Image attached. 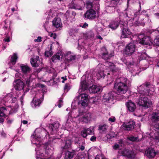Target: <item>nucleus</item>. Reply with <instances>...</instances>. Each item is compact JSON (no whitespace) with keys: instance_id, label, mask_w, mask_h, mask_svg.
Segmentation results:
<instances>
[{"instance_id":"4","label":"nucleus","mask_w":159,"mask_h":159,"mask_svg":"<svg viewBox=\"0 0 159 159\" xmlns=\"http://www.w3.org/2000/svg\"><path fill=\"white\" fill-rule=\"evenodd\" d=\"M120 24L121 31V37L122 38H127L131 33L128 27L127 23L126 22L121 21Z\"/></svg>"},{"instance_id":"38","label":"nucleus","mask_w":159,"mask_h":159,"mask_svg":"<svg viewBox=\"0 0 159 159\" xmlns=\"http://www.w3.org/2000/svg\"><path fill=\"white\" fill-rule=\"evenodd\" d=\"M138 56L139 57L140 60L146 59L147 57V55L145 53V51H144L142 53H139L138 54Z\"/></svg>"},{"instance_id":"55","label":"nucleus","mask_w":159,"mask_h":159,"mask_svg":"<svg viewBox=\"0 0 159 159\" xmlns=\"http://www.w3.org/2000/svg\"><path fill=\"white\" fill-rule=\"evenodd\" d=\"M88 26V24L86 23H84V24L83 25L81 26L82 27L84 28H86Z\"/></svg>"},{"instance_id":"57","label":"nucleus","mask_w":159,"mask_h":159,"mask_svg":"<svg viewBox=\"0 0 159 159\" xmlns=\"http://www.w3.org/2000/svg\"><path fill=\"white\" fill-rule=\"evenodd\" d=\"M25 94H23L21 96L20 98V102L22 104L23 103V99L24 97Z\"/></svg>"},{"instance_id":"15","label":"nucleus","mask_w":159,"mask_h":159,"mask_svg":"<svg viewBox=\"0 0 159 159\" xmlns=\"http://www.w3.org/2000/svg\"><path fill=\"white\" fill-rule=\"evenodd\" d=\"M41 99L39 98H38L37 100L34 99L32 101L31 106L33 107H35L37 106H39L41 104L42 101L43 100V93L41 94Z\"/></svg>"},{"instance_id":"42","label":"nucleus","mask_w":159,"mask_h":159,"mask_svg":"<svg viewBox=\"0 0 159 159\" xmlns=\"http://www.w3.org/2000/svg\"><path fill=\"white\" fill-rule=\"evenodd\" d=\"M71 145V143L70 141H68L66 142V143L65 144V145L64 146L65 148H69Z\"/></svg>"},{"instance_id":"5","label":"nucleus","mask_w":159,"mask_h":159,"mask_svg":"<svg viewBox=\"0 0 159 159\" xmlns=\"http://www.w3.org/2000/svg\"><path fill=\"white\" fill-rule=\"evenodd\" d=\"M136 46L134 43H130L126 46L124 52L126 55L130 56L134 52Z\"/></svg>"},{"instance_id":"21","label":"nucleus","mask_w":159,"mask_h":159,"mask_svg":"<svg viewBox=\"0 0 159 159\" xmlns=\"http://www.w3.org/2000/svg\"><path fill=\"white\" fill-rule=\"evenodd\" d=\"M85 16L86 18L89 19L94 18L95 17V12L93 9L90 10L85 14Z\"/></svg>"},{"instance_id":"31","label":"nucleus","mask_w":159,"mask_h":159,"mask_svg":"<svg viewBox=\"0 0 159 159\" xmlns=\"http://www.w3.org/2000/svg\"><path fill=\"white\" fill-rule=\"evenodd\" d=\"M61 56V53L60 52L57 53L55 55L53 56L52 58V60L53 62H56L58 60H60Z\"/></svg>"},{"instance_id":"16","label":"nucleus","mask_w":159,"mask_h":159,"mask_svg":"<svg viewBox=\"0 0 159 159\" xmlns=\"http://www.w3.org/2000/svg\"><path fill=\"white\" fill-rule=\"evenodd\" d=\"M89 86L88 84L85 80L82 81L81 83L80 88L79 89V92L80 93H82L84 90L87 89Z\"/></svg>"},{"instance_id":"28","label":"nucleus","mask_w":159,"mask_h":159,"mask_svg":"<svg viewBox=\"0 0 159 159\" xmlns=\"http://www.w3.org/2000/svg\"><path fill=\"white\" fill-rule=\"evenodd\" d=\"M124 146V144L122 140L119 141L118 143H115L113 146V148L115 150L120 149Z\"/></svg>"},{"instance_id":"13","label":"nucleus","mask_w":159,"mask_h":159,"mask_svg":"<svg viewBox=\"0 0 159 159\" xmlns=\"http://www.w3.org/2000/svg\"><path fill=\"white\" fill-rule=\"evenodd\" d=\"M13 85L16 90H21L24 88V84L22 81L18 79L14 81Z\"/></svg>"},{"instance_id":"51","label":"nucleus","mask_w":159,"mask_h":159,"mask_svg":"<svg viewBox=\"0 0 159 159\" xmlns=\"http://www.w3.org/2000/svg\"><path fill=\"white\" fill-rule=\"evenodd\" d=\"M63 101L62 100L60 99L59 100V102H58V106L59 108H60L62 105Z\"/></svg>"},{"instance_id":"25","label":"nucleus","mask_w":159,"mask_h":159,"mask_svg":"<svg viewBox=\"0 0 159 159\" xmlns=\"http://www.w3.org/2000/svg\"><path fill=\"white\" fill-rule=\"evenodd\" d=\"M100 90L99 87L95 85H93L89 89V91L91 93H96L99 92Z\"/></svg>"},{"instance_id":"26","label":"nucleus","mask_w":159,"mask_h":159,"mask_svg":"<svg viewBox=\"0 0 159 159\" xmlns=\"http://www.w3.org/2000/svg\"><path fill=\"white\" fill-rule=\"evenodd\" d=\"M119 24V22L117 21H113L110 23L108 27L112 30H115L118 27Z\"/></svg>"},{"instance_id":"59","label":"nucleus","mask_w":159,"mask_h":159,"mask_svg":"<svg viewBox=\"0 0 159 159\" xmlns=\"http://www.w3.org/2000/svg\"><path fill=\"white\" fill-rule=\"evenodd\" d=\"M4 40L5 42H9L10 41V37H7L6 38H5L4 39Z\"/></svg>"},{"instance_id":"9","label":"nucleus","mask_w":159,"mask_h":159,"mask_svg":"<svg viewBox=\"0 0 159 159\" xmlns=\"http://www.w3.org/2000/svg\"><path fill=\"white\" fill-rule=\"evenodd\" d=\"M135 122L133 121H130L128 123H124L121 128L125 130L131 131L134 128Z\"/></svg>"},{"instance_id":"56","label":"nucleus","mask_w":159,"mask_h":159,"mask_svg":"<svg viewBox=\"0 0 159 159\" xmlns=\"http://www.w3.org/2000/svg\"><path fill=\"white\" fill-rule=\"evenodd\" d=\"M41 37H39L38 38V39H36L34 40V41L35 42H40L41 41Z\"/></svg>"},{"instance_id":"44","label":"nucleus","mask_w":159,"mask_h":159,"mask_svg":"<svg viewBox=\"0 0 159 159\" xmlns=\"http://www.w3.org/2000/svg\"><path fill=\"white\" fill-rule=\"evenodd\" d=\"M86 132L87 134H91L93 132V130L90 128L87 129H85Z\"/></svg>"},{"instance_id":"8","label":"nucleus","mask_w":159,"mask_h":159,"mask_svg":"<svg viewBox=\"0 0 159 159\" xmlns=\"http://www.w3.org/2000/svg\"><path fill=\"white\" fill-rule=\"evenodd\" d=\"M121 153L123 156H121V157H123V156H125L127 157L128 159H134L135 157L134 152L132 150L128 149H124L122 151Z\"/></svg>"},{"instance_id":"48","label":"nucleus","mask_w":159,"mask_h":159,"mask_svg":"<svg viewBox=\"0 0 159 159\" xmlns=\"http://www.w3.org/2000/svg\"><path fill=\"white\" fill-rule=\"evenodd\" d=\"M76 31V30L74 29H71L70 30L69 34L70 35H72L73 34H74Z\"/></svg>"},{"instance_id":"10","label":"nucleus","mask_w":159,"mask_h":159,"mask_svg":"<svg viewBox=\"0 0 159 159\" xmlns=\"http://www.w3.org/2000/svg\"><path fill=\"white\" fill-rule=\"evenodd\" d=\"M91 119V114L90 113H87L83 114L79 119L80 122L87 123L90 121Z\"/></svg>"},{"instance_id":"60","label":"nucleus","mask_w":159,"mask_h":159,"mask_svg":"<svg viewBox=\"0 0 159 159\" xmlns=\"http://www.w3.org/2000/svg\"><path fill=\"white\" fill-rule=\"evenodd\" d=\"M154 15L156 18L159 19V13H155Z\"/></svg>"},{"instance_id":"34","label":"nucleus","mask_w":159,"mask_h":159,"mask_svg":"<svg viewBox=\"0 0 159 159\" xmlns=\"http://www.w3.org/2000/svg\"><path fill=\"white\" fill-rule=\"evenodd\" d=\"M104 76L105 75L103 72L101 70H99L96 74V77L98 80L103 79Z\"/></svg>"},{"instance_id":"2","label":"nucleus","mask_w":159,"mask_h":159,"mask_svg":"<svg viewBox=\"0 0 159 159\" xmlns=\"http://www.w3.org/2000/svg\"><path fill=\"white\" fill-rule=\"evenodd\" d=\"M129 84V81L124 77L117 79L114 84V90L118 94L125 93Z\"/></svg>"},{"instance_id":"43","label":"nucleus","mask_w":159,"mask_h":159,"mask_svg":"<svg viewBox=\"0 0 159 159\" xmlns=\"http://www.w3.org/2000/svg\"><path fill=\"white\" fill-rule=\"evenodd\" d=\"M86 7L88 9H91L93 7L92 4L91 2H88L86 3Z\"/></svg>"},{"instance_id":"35","label":"nucleus","mask_w":159,"mask_h":159,"mask_svg":"<svg viewBox=\"0 0 159 159\" xmlns=\"http://www.w3.org/2000/svg\"><path fill=\"white\" fill-rule=\"evenodd\" d=\"M39 61L36 60L35 59H32L30 61V63L32 66L36 67L39 66Z\"/></svg>"},{"instance_id":"49","label":"nucleus","mask_w":159,"mask_h":159,"mask_svg":"<svg viewBox=\"0 0 159 159\" xmlns=\"http://www.w3.org/2000/svg\"><path fill=\"white\" fill-rule=\"evenodd\" d=\"M70 88V86L69 84H65V86L64 87V89L67 90H69Z\"/></svg>"},{"instance_id":"46","label":"nucleus","mask_w":159,"mask_h":159,"mask_svg":"<svg viewBox=\"0 0 159 159\" xmlns=\"http://www.w3.org/2000/svg\"><path fill=\"white\" fill-rule=\"evenodd\" d=\"M126 66L129 69V67H132V66L134 65V62L131 63L129 62H127L125 63Z\"/></svg>"},{"instance_id":"58","label":"nucleus","mask_w":159,"mask_h":159,"mask_svg":"<svg viewBox=\"0 0 159 159\" xmlns=\"http://www.w3.org/2000/svg\"><path fill=\"white\" fill-rule=\"evenodd\" d=\"M96 140V137L95 136H92L90 138V140L92 141H95Z\"/></svg>"},{"instance_id":"47","label":"nucleus","mask_w":159,"mask_h":159,"mask_svg":"<svg viewBox=\"0 0 159 159\" xmlns=\"http://www.w3.org/2000/svg\"><path fill=\"white\" fill-rule=\"evenodd\" d=\"M86 131H85V129H84L81 132V134L82 135V136L84 138L86 137L87 135V133H86Z\"/></svg>"},{"instance_id":"3","label":"nucleus","mask_w":159,"mask_h":159,"mask_svg":"<svg viewBox=\"0 0 159 159\" xmlns=\"http://www.w3.org/2000/svg\"><path fill=\"white\" fill-rule=\"evenodd\" d=\"M32 139V143L35 144L37 147L35 148V151L36 152V154L37 156L39 157H37V159H61L59 157L54 158V157H51L49 158H44L43 157L44 156L43 150H42V146L40 143V141H41V138L40 137H39L36 136H35L34 134L32 135L31 136Z\"/></svg>"},{"instance_id":"52","label":"nucleus","mask_w":159,"mask_h":159,"mask_svg":"<svg viewBox=\"0 0 159 159\" xmlns=\"http://www.w3.org/2000/svg\"><path fill=\"white\" fill-rule=\"evenodd\" d=\"M108 120L111 122H114L115 120V118L114 117L110 118L108 119Z\"/></svg>"},{"instance_id":"1","label":"nucleus","mask_w":159,"mask_h":159,"mask_svg":"<svg viewBox=\"0 0 159 159\" xmlns=\"http://www.w3.org/2000/svg\"><path fill=\"white\" fill-rule=\"evenodd\" d=\"M139 95L137 102L138 104L143 107L149 108L152 105V102L147 95H152L155 91L154 85L148 83L143 84L138 87Z\"/></svg>"},{"instance_id":"63","label":"nucleus","mask_w":159,"mask_h":159,"mask_svg":"<svg viewBox=\"0 0 159 159\" xmlns=\"http://www.w3.org/2000/svg\"><path fill=\"white\" fill-rule=\"evenodd\" d=\"M22 123L24 124H27V123H28V121H27V120H24L23 121H22Z\"/></svg>"},{"instance_id":"53","label":"nucleus","mask_w":159,"mask_h":159,"mask_svg":"<svg viewBox=\"0 0 159 159\" xmlns=\"http://www.w3.org/2000/svg\"><path fill=\"white\" fill-rule=\"evenodd\" d=\"M155 139L156 142H159V134L155 136Z\"/></svg>"},{"instance_id":"11","label":"nucleus","mask_w":159,"mask_h":159,"mask_svg":"<svg viewBox=\"0 0 159 159\" xmlns=\"http://www.w3.org/2000/svg\"><path fill=\"white\" fill-rule=\"evenodd\" d=\"M8 109H10L9 107H0V123L3 122L4 121V117L6 116V114L8 113H11L10 111H8Z\"/></svg>"},{"instance_id":"54","label":"nucleus","mask_w":159,"mask_h":159,"mask_svg":"<svg viewBox=\"0 0 159 159\" xmlns=\"http://www.w3.org/2000/svg\"><path fill=\"white\" fill-rule=\"evenodd\" d=\"M50 36L52 37L54 39H55L56 38V34L55 33H52L50 34Z\"/></svg>"},{"instance_id":"37","label":"nucleus","mask_w":159,"mask_h":159,"mask_svg":"<svg viewBox=\"0 0 159 159\" xmlns=\"http://www.w3.org/2000/svg\"><path fill=\"white\" fill-rule=\"evenodd\" d=\"M59 126V124L58 123L55 124L54 125L51 124L49 125V128L51 132L54 131L55 130L56 131L57 128H55V127H58Z\"/></svg>"},{"instance_id":"23","label":"nucleus","mask_w":159,"mask_h":159,"mask_svg":"<svg viewBox=\"0 0 159 159\" xmlns=\"http://www.w3.org/2000/svg\"><path fill=\"white\" fill-rule=\"evenodd\" d=\"M12 97H13L12 94L10 93L7 95L4 98L3 100L5 102V105L7 107H9V105H8V103H11Z\"/></svg>"},{"instance_id":"24","label":"nucleus","mask_w":159,"mask_h":159,"mask_svg":"<svg viewBox=\"0 0 159 159\" xmlns=\"http://www.w3.org/2000/svg\"><path fill=\"white\" fill-rule=\"evenodd\" d=\"M20 67L22 72L25 74L29 73L31 70L30 67L27 65L21 64Z\"/></svg>"},{"instance_id":"40","label":"nucleus","mask_w":159,"mask_h":159,"mask_svg":"<svg viewBox=\"0 0 159 159\" xmlns=\"http://www.w3.org/2000/svg\"><path fill=\"white\" fill-rule=\"evenodd\" d=\"M125 13L126 16L125 17H130L132 15V13L131 10H126Z\"/></svg>"},{"instance_id":"20","label":"nucleus","mask_w":159,"mask_h":159,"mask_svg":"<svg viewBox=\"0 0 159 159\" xmlns=\"http://www.w3.org/2000/svg\"><path fill=\"white\" fill-rule=\"evenodd\" d=\"M52 24L57 28L61 27L62 24L61 19L58 17H55L52 21Z\"/></svg>"},{"instance_id":"30","label":"nucleus","mask_w":159,"mask_h":159,"mask_svg":"<svg viewBox=\"0 0 159 159\" xmlns=\"http://www.w3.org/2000/svg\"><path fill=\"white\" fill-rule=\"evenodd\" d=\"M152 120L153 122H155L159 121V113H153L152 114Z\"/></svg>"},{"instance_id":"61","label":"nucleus","mask_w":159,"mask_h":159,"mask_svg":"<svg viewBox=\"0 0 159 159\" xmlns=\"http://www.w3.org/2000/svg\"><path fill=\"white\" fill-rule=\"evenodd\" d=\"M101 158V157L99 155H97L96 156L95 158V159H100L101 158Z\"/></svg>"},{"instance_id":"18","label":"nucleus","mask_w":159,"mask_h":159,"mask_svg":"<svg viewBox=\"0 0 159 159\" xmlns=\"http://www.w3.org/2000/svg\"><path fill=\"white\" fill-rule=\"evenodd\" d=\"M126 105L128 110L130 112L134 111L136 108L135 104L131 101L127 102Z\"/></svg>"},{"instance_id":"50","label":"nucleus","mask_w":159,"mask_h":159,"mask_svg":"<svg viewBox=\"0 0 159 159\" xmlns=\"http://www.w3.org/2000/svg\"><path fill=\"white\" fill-rule=\"evenodd\" d=\"M52 53L46 51L45 52V56L47 57H48L52 55Z\"/></svg>"},{"instance_id":"12","label":"nucleus","mask_w":159,"mask_h":159,"mask_svg":"<svg viewBox=\"0 0 159 159\" xmlns=\"http://www.w3.org/2000/svg\"><path fill=\"white\" fill-rule=\"evenodd\" d=\"M101 54L102 58L105 60L109 59L113 56V53H108L105 47H103L102 48Z\"/></svg>"},{"instance_id":"22","label":"nucleus","mask_w":159,"mask_h":159,"mask_svg":"<svg viewBox=\"0 0 159 159\" xmlns=\"http://www.w3.org/2000/svg\"><path fill=\"white\" fill-rule=\"evenodd\" d=\"M146 156L149 158H153L156 155L155 151L152 148H148L145 152Z\"/></svg>"},{"instance_id":"45","label":"nucleus","mask_w":159,"mask_h":159,"mask_svg":"<svg viewBox=\"0 0 159 159\" xmlns=\"http://www.w3.org/2000/svg\"><path fill=\"white\" fill-rule=\"evenodd\" d=\"M128 139L131 141H134L137 140V137H135L133 136L129 137L128 138Z\"/></svg>"},{"instance_id":"33","label":"nucleus","mask_w":159,"mask_h":159,"mask_svg":"<svg viewBox=\"0 0 159 159\" xmlns=\"http://www.w3.org/2000/svg\"><path fill=\"white\" fill-rule=\"evenodd\" d=\"M108 126L106 125H100L98 127V129L100 132H105L107 130Z\"/></svg>"},{"instance_id":"7","label":"nucleus","mask_w":159,"mask_h":159,"mask_svg":"<svg viewBox=\"0 0 159 159\" xmlns=\"http://www.w3.org/2000/svg\"><path fill=\"white\" fill-rule=\"evenodd\" d=\"M78 97L79 104H80L82 106H85L87 105V102L88 98V95L85 93H81Z\"/></svg>"},{"instance_id":"14","label":"nucleus","mask_w":159,"mask_h":159,"mask_svg":"<svg viewBox=\"0 0 159 159\" xmlns=\"http://www.w3.org/2000/svg\"><path fill=\"white\" fill-rule=\"evenodd\" d=\"M113 97L111 93L105 94L103 96L102 101L106 103H113Z\"/></svg>"},{"instance_id":"6","label":"nucleus","mask_w":159,"mask_h":159,"mask_svg":"<svg viewBox=\"0 0 159 159\" xmlns=\"http://www.w3.org/2000/svg\"><path fill=\"white\" fill-rule=\"evenodd\" d=\"M17 100V98L16 97H12L11 99V105H10L9 106V108L10 109H8V111L11 113H13L16 112L19 107V105L17 103H15Z\"/></svg>"},{"instance_id":"36","label":"nucleus","mask_w":159,"mask_h":159,"mask_svg":"<svg viewBox=\"0 0 159 159\" xmlns=\"http://www.w3.org/2000/svg\"><path fill=\"white\" fill-rule=\"evenodd\" d=\"M16 71L17 72V73L15 74V77L16 78H21V77H22L23 78H25L26 83L29 85L30 82V80L28 79H26L25 78L24 76H22L20 75V74L18 72L17 70H16Z\"/></svg>"},{"instance_id":"27","label":"nucleus","mask_w":159,"mask_h":159,"mask_svg":"<svg viewBox=\"0 0 159 159\" xmlns=\"http://www.w3.org/2000/svg\"><path fill=\"white\" fill-rule=\"evenodd\" d=\"M75 151L72 152L66 151L65 153V159H71L75 155Z\"/></svg>"},{"instance_id":"62","label":"nucleus","mask_w":159,"mask_h":159,"mask_svg":"<svg viewBox=\"0 0 159 159\" xmlns=\"http://www.w3.org/2000/svg\"><path fill=\"white\" fill-rule=\"evenodd\" d=\"M80 148L81 150L83 151L84 149V146H81Z\"/></svg>"},{"instance_id":"41","label":"nucleus","mask_w":159,"mask_h":159,"mask_svg":"<svg viewBox=\"0 0 159 159\" xmlns=\"http://www.w3.org/2000/svg\"><path fill=\"white\" fill-rule=\"evenodd\" d=\"M94 34L92 31H90L88 33L87 37L89 38H93L94 37Z\"/></svg>"},{"instance_id":"64","label":"nucleus","mask_w":159,"mask_h":159,"mask_svg":"<svg viewBox=\"0 0 159 159\" xmlns=\"http://www.w3.org/2000/svg\"><path fill=\"white\" fill-rule=\"evenodd\" d=\"M134 24L136 25H138L139 23V21L137 20L136 22H134Z\"/></svg>"},{"instance_id":"29","label":"nucleus","mask_w":159,"mask_h":159,"mask_svg":"<svg viewBox=\"0 0 159 159\" xmlns=\"http://www.w3.org/2000/svg\"><path fill=\"white\" fill-rule=\"evenodd\" d=\"M49 147H51V146L48 143H45L43 145V150L44 151V149H45V153L47 155L49 154L52 151L51 149H49Z\"/></svg>"},{"instance_id":"32","label":"nucleus","mask_w":159,"mask_h":159,"mask_svg":"<svg viewBox=\"0 0 159 159\" xmlns=\"http://www.w3.org/2000/svg\"><path fill=\"white\" fill-rule=\"evenodd\" d=\"M11 59L10 60V65L11 63L13 65L15 64L16 61L18 58L17 55L14 53L13 55L11 56Z\"/></svg>"},{"instance_id":"39","label":"nucleus","mask_w":159,"mask_h":159,"mask_svg":"<svg viewBox=\"0 0 159 159\" xmlns=\"http://www.w3.org/2000/svg\"><path fill=\"white\" fill-rule=\"evenodd\" d=\"M107 64H108L109 66V68L110 70H111L113 72L116 71L115 66L113 63L110 62H107L106 65H107Z\"/></svg>"},{"instance_id":"17","label":"nucleus","mask_w":159,"mask_h":159,"mask_svg":"<svg viewBox=\"0 0 159 159\" xmlns=\"http://www.w3.org/2000/svg\"><path fill=\"white\" fill-rule=\"evenodd\" d=\"M66 59L68 63L74 61L76 58V55L71 54L70 52H68L66 55Z\"/></svg>"},{"instance_id":"19","label":"nucleus","mask_w":159,"mask_h":159,"mask_svg":"<svg viewBox=\"0 0 159 159\" xmlns=\"http://www.w3.org/2000/svg\"><path fill=\"white\" fill-rule=\"evenodd\" d=\"M139 42L142 44L149 45H151L152 44L150 38L149 36H146L141 39L139 41Z\"/></svg>"}]
</instances>
